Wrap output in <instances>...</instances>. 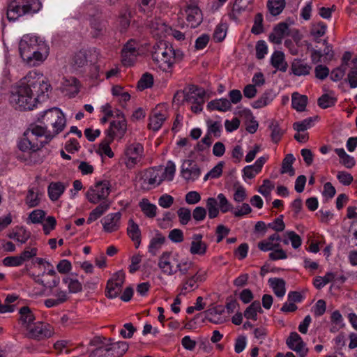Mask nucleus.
Listing matches in <instances>:
<instances>
[{"instance_id":"1","label":"nucleus","mask_w":357,"mask_h":357,"mask_svg":"<svg viewBox=\"0 0 357 357\" xmlns=\"http://www.w3.org/2000/svg\"><path fill=\"white\" fill-rule=\"evenodd\" d=\"M38 120L43 126H29L18 142L20 150L36 151L44 147L64 129L66 123L63 113L56 107L45 111Z\"/></svg>"},{"instance_id":"21","label":"nucleus","mask_w":357,"mask_h":357,"mask_svg":"<svg viewBox=\"0 0 357 357\" xmlns=\"http://www.w3.org/2000/svg\"><path fill=\"white\" fill-rule=\"evenodd\" d=\"M20 319L19 321L22 326L26 328L31 326L35 320V316L32 311L28 306H23L20 309Z\"/></svg>"},{"instance_id":"11","label":"nucleus","mask_w":357,"mask_h":357,"mask_svg":"<svg viewBox=\"0 0 357 357\" xmlns=\"http://www.w3.org/2000/svg\"><path fill=\"white\" fill-rule=\"evenodd\" d=\"M185 13L187 22L192 28H196L202 23L203 20L202 11L194 3L187 6Z\"/></svg>"},{"instance_id":"26","label":"nucleus","mask_w":357,"mask_h":357,"mask_svg":"<svg viewBox=\"0 0 357 357\" xmlns=\"http://www.w3.org/2000/svg\"><path fill=\"white\" fill-rule=\"evenodd\" d=\"M206 92L202 88H199L195 85H191L189 91L185 96V99L189 102H196L200 99H204Z\"/></svg>"},{"instance_id":"10","label":"nucleus","mask_w":357,"mask_h":357,"mask_svg":"<svg viewBox=\"0 0 357 357\" xmlns=\"http://www.w3.org/2000/svg\"><path fill=\"white\" fill-rule=\"evenodd\" d=\"M286 344L291 350L296 351L300 357H305L308 352L306 344L296 332H291L286 340Z\"/></svg>"},{"instance_id":"50","label":"nucleus","mask_w":357,"mask_h":357,"mask_svg":"<svg viewBox=\"0 0 357 357\" xmlns=\"http://www.w3.org/2000/svg\"><path fill=\"white\" fill-rule=\"evenodd\" d=\"M227 29V26L226 24L222 23L218 24L213 33V40L217 43L222 41L226 36Z\"/></svg>"},{"instance_id":"56","label":"nucleus","mask_w":357,"mask_h":357,"mask_svg":"<svg viewBox=\"0 0 357 357\" xmlns=\"http://www.w3.org/2000/svg\"><path fill=\"white\" fill-rule=\"evenodd\" d=\"M138 52H122V63L126 66H130L134 64L137 59Z\"/></svg>"},{"instance_id":"7","label":"nucleus","mask_w":357,"mask_h":357,"mask_svg":"<svg viewBox=\"0 0 357 357\" xmlns=\"http://www.w3.org/2000/svg\"><path fill=\"white\" fill-rule=\"evenodd\" d=\"M53 334V328L49 324L37 321L29 326L26 336L29 339L40 341L51 337Z\"/></svg>"},{"instance_id":"38","label":"nucleus","mask_w":357,"mask_h":357,"mask_svg":"<svg viewBox=\"0 0 357 357\" xmlns=\"http://www.w3.org/2000/svg\"><path fill=\"white\" fill-rule=\"evenodd\" d=\"M121 289L122 286L114 283L113 280H108L106 286L105 296L109 298H116L121 291Z\"/></svg>"},{"instance_id":"15","label":"nucleus","mask_w":357,"mask_h":357,"mask_svg":"<svg viewBox=\"0 0 357 357\" xmlns=\"http://www.w3.org/2000/svg\"><path fill=\"white\" fill-rule=\"evenodd\" d=\"M126 130L127 123L126 119L114 120L110 123L107 135H112L113 139L115 137L122 138Z\"/></svg>"},{"instance_id":"53","label":"nucleus","mask_w":357,"mask_h":357,"mask_svg":"<svg viewBox=\"0 0 357 357\" xmlns=\"http://www.w3.org/2000/svg\"><path fill=\"white\" fill-rule=\"evenodd\" d=\"M179 222L181 225H187L192 218V213L189 208L181 207L177 211Z\"/></svg>"},{"instance_id":"22","label":"nucleus","mask_w":357,"mask_h":357,"mask_svg":"<svg viewBox=\"0 0 357 357\" xmlns=\"http://www.w3.org/2000/svg\"><path fill=\"white\" fill-rule=\"evenodd\" d=\"M111 202L109 200L101 202V203L89 213L87 222L90 224L101 217L109 208Z\"/></svg>"},{"instance_id":"51","label":"nucleus","mask_w":357,"mask_h":357,"mask_svg":"<svg viewBox=\"0 0 357 357\" xmlns=\"http://www.w3.org/2000/svg\"><path fill=\"white\" fill-rule=\"evenodd\" d=\"M326 25L322 22L315 23L312 26L310 33L314 38H320L326 33Z\"/></svg>"},{"instance_id":"25","label":"nucleus","mask_w":357,"mask_h":357,"mask_svg":"<svg viewBox=\"0 0 357 357\" xmlns=\"http://www.w3.org/2000/svg\"><path fill=\"white\" fill-rule=\"evenodd\" d=\"M207 107L211 110L215 109L226 112L231 109V104L227 98H221L210 101L207 105Z\"/></svg>"},{"instance_id":"35","label":"nucleus","mask_w":357,"mask_h":357,"mask_svg":"<svg viewBox=\"0 0 357 357\" xmlns=\"http://www.w3.org/2000/svg\"><path fill=\"white\" fill-rule=\"evenodd\" d=\"M295 158L292 154L289 153L286 155L282 162L280 173L282 174L288 173L291 176H294L295 170L292 167Z\"/></svg>"},{"instance_id":"36","label":"nucleus","mask_w":357,"mask_h":357,"mask_svg":"<svg viewBox=\"0 0 357 357\" xmlns=\"http://www.w3.org/2000/svg\"><path fill=\"white\" fill-rule=\"evenodd\" d=\"M108 346L114 357H121L128 349V344L124 341L112 343Z\"/></svg>"},{"instance_id":"19","label":"nucleus","mask_w":357,"mask_h":357,"mask_svg":"<svg viewBox=\"0 0 357 357\" xmlns=\"http://www.w3.org/2000/svg\"><path fill=\"white\" fill-rule=\"evenodd\" d=\"M311 66L301 59H294L291 64V73L296 75H307L310 74Z\"/></svg>"},{"instance_id":"32","label":"nucleus","mask_w":357,"mask_h":357,"mask_svg":"<svg viewBox=\"0 0 357 357\" xmlns=\"http://www.w3.org/2000/svg\"><path fill=\"white\" fill-rule=\"evenodd\" d=\"M165 119L166 115L165 114L155 112L149 117V128L153 131H157L161 128Z\"/></svg>"},{"instance_id":"27","label":"nucleus","mask_w":357,"mask_h":357,"mask_svg":"<svg viewBox=\"0 0 357 357\" xmlns=\"http://www.w3.org/2000/svg\"><path fill=\"white\" fill-rule=\"evenodd\" d=\"M307 104V97L305 95H301L297 92L293 93L291 96L292 107L298 112H303L306 109Z\"/></svg>"},{"instance_id":"5","label":"nucleus","mask_w":357,"mask_h":357,"mask_svg":"<svg viewBox=\"0 0 357 357\" xmlns=\"http://www.w3.org/2000/svg\"><path fill=\"white\" fill-rule=\"evenodd\" d=\"M41 7L39 0L15 1L8 7L7 17L10 21H14L24 15L37 13Z\"/></svg>"},{"instance_id":"34","label":"nucleus","mask_w":357,"mask_h":357,"mask_svg":"<svg viewBox=\"0 0 357 357\" xmlns=\"http://www.w3.org/2000/svg\"><path fill=\"white\" fill-rule=\"evenodd\" d=\"M139 206L146 217L153 218L156 216L158 209L157 206L155 204L150 203L147 199H143L139 202Z\"/></svg>"},{"instance_id":"40","label":"nucleus","mask_w":357,"mask_h":357,"mask_svg":"<svg viewBox=\"0 0 357 357\" xmlns=\"http://www.w3.org/2000/svg\"><path fill=\"white\" fill-rule=\"evenodd\" d=\"M113 140L112 135H107L99 144V152L101 154L107 155L110 158L114 157V153L109 146Z\"/></svg>"},{"instance_id":"46","label":"nucleus","mask_w":357,"mask_h":357,"mask_svg":"<svg viewBox=\"0 0 357 357\" xmlns=\"http://www.w3.org/2000/svg\"><path fill=\"white\" fill-rule=\"evenodd\" d=\"M89 357H114L108 345L101 346L90 352Z\"/></svg>"},{"instance_id":"3","label":"nucleus","mask_w":357,"mask_h":357,"mask_svg":"<svg viewBox=\"0 0 357 357\" xmlns=\"http://www.w3.org/2000/svg\"><path fill=\"white\" fill-rule=\"evenodd\" d=\"M36 71H30L23 77L17 87L12 91L9 96V102L16 108L21 110L33 109L35 107L37 98L35 96L33 89H36L37 83L34 80Z\"/></svg>"},{"instance_id":"64","label":"nucleus","mask_w":357,"mask_h":357,"mask_svg":"<svg viewBox=\"0 0 357 357\" xmlns=\"http://www.w3.org/2000/svg\"><path fill=\"white\" fill-rule=\"evenodd\" d=\"M337 178L344 185H350L354 180L352 175L344 171L338 172Z\"/></svg>"},{"instance_id":"63","label":"nucleus","mask_w":357,"mask_h":357,"mask_svg":"<svg viewBox=\"0 0 357 357\" xmlns=\"http://www.w3.org/2000/svg\"><path fill=\"white\" fill-rule=\"evenodd\" d=\"M268 48L264 40H259L256 44V57L262 59L267 54Z\"/></svg>"},{"instance_id":"9","label":"nucleus","mask_w":357,"mask_h":357,"mask_svg":"<svg viewBox=\"0 0 357 357\" xmlns=\"http://www.w3.org/2000/svg\"><path fill=\"white\" fill-rule=\"evenodd\" d=\"M176 257L171 252H164L160 256L158 265L164 274L173 275L177 272V269L174 268V265L176 266L178 261Z\"/></svg>"},{"instance_id":"57","label":"nucleus","mask_w":357,"mask_h":357,"mask_svg":"<svg viewBox=\"0 0 357 357\" xmlns=\"http://www.w3.org/2000/svg\"><path fill=\"white\" fill-rule=\"evenodd\" d=\"M251 32L258 35L263 32V15L261 13H257L255 16L254 25L252 27Z\"/></svg>"},{"instance_id":"13","label":"nucleus","mask_w":357,"mask_h":357,"mask_svg":"<svg viewBox=\"0 0 357 357\" xmlns=\"http://www.w3.org/2000/svg\"><path fill=\"white\" fill-rule=\"evenodd\" d=\"M121 213L120 212L109 213L102 220V226L105 231L112 233L117 231L120 227Z\"/></svg>"},{"instance_id":"29","label":"nucleus","mask_w":357,"mask_h":357,"mask_svg":"<svg viewBox=\"0 0 357 357\" xmlns=\"http://www.w3.org/2000/svg\"><path fill=\"white\" fill-rule=\"evenodd\" d=\"M65 186L61 182L51 183L48 186V195L52 201H56L63 193Z\"/></svg>"},{"instance_id":"23","label":"nucleus","mask_w":357,"mask_h":357,"mask_svg":"<svg viewBox=\"0 0 357 357\" xmlns=\"http://www.w3.org/2000/svg\"><path fill=\"white\" fill-rule=\"evenodd\" d=\"M275 97V94L272 89H268L255 101L252 103V107L255 109L262 108L270 104Z\"/></svg>"},{"instance_id":"42","label":"nucleus","mask_w":357,"mask_h":357,"mask_svg":"<svg viewBox=\"0 0 357 357\" xmlns=\"http://www.w3.org/2000/svg\"><path fill=\"white\" fill-rule=\"evenodd\" d=\"M43 278H51V280H47V285L49 287V289H52L55 287H56L60 282L59 278L56 275V273L54 269V267L52 266V268L48 269V271L47 273L43 272L42 274Z\"/></svg>"},{"instance_id":"2","label":"nucleus","mask_w":357,"mask_h":357,"mask_svg":"<svg viewBox=\"0 0 357 357\" xmlns=\"http://www.w3.org/2000/svg\"><path fill=\"white\" fill-rule=\"evenodd\" d=\"M49 50L46 43L36 36L24 35L19 43L21 57L30 66H36L45 61Z\"/></svg>"},{"instance_id":"28","label":"nucleus","mask_w":357,"mask_h":357,"mask_svg":"<svg viewBox=\"0 0 357 357\" xmlns=\"http://www.w3.org/2000/svg\"><path fill=\"white\" fill-rule=\"evenodd\" d=\"M268 284L273 290L274 294L278 297H283L285 294V282L282 278H270Z\"/></svg>"},{"instance_id":"24","label":"nucleus","mask_w":357,"mask_h":357,"mask_svg":"<svg viewBox=\"0 0 357 357\" xmlns=\"http://www.w3.org/2000/svg\"><path fill=\"white\" fill-rule=\"evenodd\" d=\"M271 62L275 68L282 72H285L288 68V64L284 61V54L280 51H275L273 52Z\"/></svg>"},{"instance_id":"20","label":"nucleus","mask_w":357,"mask_h":357,"mask_svg":"<svg viewBox=\"0 0 357 357\" xmlns=\"http://www.w3.org/2000/svg\"><path fill=\"white\" fill-rule=\"evenodd\" d=\"M132 17V12L130 8L125 6L121 8L119 15V29L121 32H124L128 29Z\"/></svg>"},{"instance_id":"45","label":"nucleus","mask_w":357,"mask_h":357,"mask_svg":"<svg viewBox=\"0 0 357 357\" xmlns=\"http://www.w3.org/2000/svg\"><path fill=\"white\" fill-rule=\"evenodd\" d=\"M153 84V76L149 73H145L142 75L137 82V88L140 90H144L151 88Z\"/></svg>"},{"instance_id":"58","label":"nucleus","mask_w":357,"mask_h":357,"mask_svg":"<svg viewBox=\"0 0 357 357\" xmlns=\"http://www.w3.org/2000/svg\"><path fill=\"white\" fill-rule=\"evenodd\" d=\"M285 235L288 237L291 241V246L294 249H298L302 243V239L298 234L294 231H288L285 233Z\"/></svg>"},{"instance_id":"33","label":"nucleus","mask_w":357,"mask_h":357,"mask_svg":"<svg viewBox=\"0 0 357 357\" xmlns=\"http://www.w3.org/2000/svg\"><path fill=\"white\" fill-rule=\"evenodd\" d=\"M335 152L340 158V162L345 167L351 169L355 166L356 162L354 158L348 155L344 149L337 148L335 149Z\"/></svg>"},{"instance_id":"43","label":"nucleus","mask_w":357,"mask_h":357,"mask_svg":"<svg viewBox=\"0 0 357 357\" xmlns=\"http://www.w3.org/2000/svg\"><path fill=\"white\" fill-rule=\"evenodd\" d=\"M40 77H39V74L36 72V77H34V80H36L37 85L36 89H33V93L36 94L38 96L39 95H43L45 93L47 92L49 89L50 88V84L47 82L42 80H40Z\"/></svg>"},{"instance_id":"41","label":"nucleus","mask_w":357,"mask_h":357,"mask_svg":"<svg viewBox=\"0 0 357 357\" xmlns=\"http://www.w3.org/2000/svg\"><path fill=\"white\" fill-rule=\"evenodd\" d=\"M206 210L208 211V217L213 219L218 216L219 208L218 207V201L214 197H209L206 199Z\"/></svg>"},{"instance_id":"37","label":"nucleus","mask_w":357,"mask_h":357,"mask_svg":"<svg viewBox=\"0 0 357 357\" xmlns=\"http://www.w3.org/2000/svg\"><path fill=\"white\" fill-rule=\"evenodd\" d=\"M285 4V0H268L267 7L270 13L276 16L282 12Z\"/></svg>"},{"instance_id":"18","label":"nucleus","mask_w":357,"mask_h":357,"mask_svg":"<svg viewBox=\"0 0 357 357\" xmlns=\"http://www.w3.org/2000/svg\"><path fill=\"white\" fill-rule=\"evenodd\" d=\"M127 234L134 242L135 248H138L141 243V231L139 225L132 218L128 222Z\"/></svg>"},{"instance_id":"54","label":"nucleus","mask_w":357,"mask_h":357,"mask_svg":"<svg viewBox=\"0 0 357 357\" xmlns=\"http://www.w3.org/2000/svg\"><path fill=\"white\" fill-rule=\"evenodd\" d=\"M176 172V166L172 161H168L164 172L160 176L161 178L167 181H172Z\"/></svg>"},{"instance_id":"16","label":"nucleus","mask_w":357,"mask_h":357,"mask_svg":"<svg viewBox=\"0 0 357 357\" xmlns=\"http://www.w3.org/2000/svg\"><path fill=\"white\" fill-rule=\"evenodd\" d=\"M289 35V25L286 22L279 23L269 35V40L275 44H280L286 36Z\"/></svg>"},{"instance_id":"30","label":"nucleus","mask_w":357,"mask_h":357,"mask_svg":"<svg viewBox=\"0 0 357 357\" xmlns=\"http://www.w3.org/2000/svg\"><path fill=\"white\" fill-rule=\"evenodd\" d=\"M165 241V238L160 233L156 234V235L151 239L149 245V252L152 256L156 255L158 251L161 248Z\"/></svg>"},{"instance_id":"6","label":"nucleus","mask_w":357,"mask_h":357,"mask_svg":"<svg viewBox=\"0 0 357 357\" xmlns=\"http://www.w3.org/2000/svg\"><path fill=\"white\" fill-rule=\"evenodd\" d=\"M110 193V185L107 181H101L90 187L86 193L88 201L92 204H98L100 201L107 200Z\"/></svg>"},{"instance_id":"17","label":"nucleus","mask_w":357,"mask_h":357,"mask_svg":"<svg viewBox=\"0 0 357 357\" xmlns=\"http://www.w3.org/2000/svg\"><path fill=\"white\" fill-rule=\"evenodd\" d=\"M203 236L201 234L192 235L190 252L192 255H204L207 250V245L202 241Z\"/></svg>"},{"instance_id":"48","label":"nucleus","mask_w":357,"mask_h":357,"mask_svg":"<svg viewBox=\"0 0 357 357\" xmlns=\"http://www.w3.org/2000/svg\"><path fill=\"white\" fill-rule=\"evenodd\" d=\"M336 98L333 96H330L329 94L325 93L323 94L317 100L318 105L323 108L326 109L330 107H332L335 105L336 102Z\"/></svg>"},{"instance_id":"60","label":"nucleus","mask_w":357,"mask_h":357,"mask_svg":"<svg viewBox=\"0 0 357 357\" xmlns=\"http://www.w3.org/2000/svg\"><path fill=\"white\" fill-rule=\"evenodd\" d=\"M45 213L43 210L37 209L33 211L29 215V219L33 224L41 223L44 219Z\"/></svg>"},{"instance_id":"55","label":"nucleus","mask_w":357,"mask_h":357,"mask_svg":"<svg viewBox=\"0 0 357 357\" xmlns=\"http://www.w3.org/2000/svg\"><path fill=\"white\" fill-rule=\"evenodd\" d=\"M268 128L271 130V137L272 139V141L275 143H278L282 135V132L281 129L279 128V126L277 122L272 121Z\"/></svg>"},{"instance_id":"61","label":"nucleus","mask_w":357,"mask_h":357,"mask_svg":"<svg viewBox=\"0 0 357 357\" xmlns=\"http://www.w3.org/2000/svg\"><path fill=\"white\" fill-rule=\"evenodd\" d=\"M74 64L78 67H82L87 63L86 53L84 50L77 52L73 57Z\"/></svg>"},{"instance_id":"8","label":"nucleus","mask_w":357,"mask_h":357,"mask_svg":"<svg viewBox=\"0 0 357 357\" xmlns=\"http://www.w3.org/2000/svg\"><path fill=\"white\" fill-rule=\"evenodd\" d=\"M125 165L127 168L132 169L141 164L144 158V147L138 142L127 145L125 151Z\"/></svg>"},{"instance_id":"39","label":"nucleus","mask_w":357,"mask_h":357,"mask_svg":"<svg viewBox=\"0 0 357 357\" xmlns=\"http://www.w3.org/2000/svg\"><path fill=\"white\" fill-rule=\"evenodd\" d=\"M318 119V116H314L312 117L307 118L301 121L295 122L293 124V128L297 132H303L308 128H310L313 123L317 121Z\"/></svg>"},{"instance_id":"14","label":"nucleus","mask_w":357,"mask_h":357,"mask_svg":"<svg viewBox=\"0 0 357 357\" xmlns=\"http://www.w3.org/2000/svg\"><path fill=\"white\" fill-rule=\"evenodd\" d=\"M143 181L142 185L144 188H149V185H160L163 178L159 175V170L155 168H151L146 170L141 178Z\"/></svg>"},{"instance_id":"52","label":"nucleus","mask_w":357,"mask_h":357,"mask_svg":"<svg viewBox=\"0 0 357 357\" xmlns=\"http://www.w3.org/2000/svg\"><path fill=\"white\" fill-rule=\"evenodd\" d=\"M217 199L219 201V208L222 213H225L228 211H233V206L224 194H219L217 197Z\"/></svg>"},{"instance_id":"31","label":"nucleus","mask_w":357,"mask_h":357,"mask_svg":"<svg viewBox=\"0 0 357 357\" xmlns=\"http://www.w3.org/2000/svg\"><path fill=\"white\" fill-rule=\"evenodd\" d=\"M257 312H263L261 303L259 301L252 302L245 310L244 316L248 319L256 321L257 319Z\"/></svg>"},{"instance_id":"62","label":"nucleus","mask_w":357,"mask_h":357,"mask_svg":"<svg viewBox=\"0 0 357 357\" xmlns=\"http://www.w3.org/2000/svg\"><path fill=\"white\" fill-rule=\"evenodd\" d=\"M314 73L317 79L324 80L328 76L330 70L327 66L319 64L315 67Z\"/></svg>"},{"instance_id":"12","label":"nucleus","mask_w":357,"mask_h":357,"mask_svg":"<svg viewBox=\"0 0 357 357\" xmlns=\"http://www.w3.org/2000/svg\"><path fill=\"white\" fill-rule=\"evenodd\" d=\"M201 171L197 163L192 160H185L181 166V175L187 181H195L199 176Z\"/></svg>"},{"instance_id":"44","label":"nucleus","mask_w":357,"mask_h":357,"mask_svg":"<svg viewBox=\"0 0 357 357\" xmlns=\"http://www.w3.org/2000/svg\"><path fill=\"white\" fill-rule=\"evenodd\" d=\"M65 284H68V290L70 293H77L80 292L82 289V285L76 278L70 277H65L63 279Z\"/></svg>"},{"instance_id":"59","label":"nucleus","mask_w":357,"mask_h":357,"mask_svg":"<svg viewBox=\"0 0 357 357\" xmlns=\"http://www.w3.org/2000/svg\"><path fill=\"white\" fill-rule=\"evenodd\" d=\"M91 34L93 37L97 38L100 36L102 35L104 31V25L97 20H93L91 22Z\"/></svg>"},{"instance_id":"49","label":"nucleus","mask_w":357,"mask_h":357,"mask_svg":"<svg viewBox=\"0 0 357 357\" xmlns=\"http://www.w3.org/2000/svg\"><path fill=\"white\" fill-rule=\"evenodd\" d=\"M197 288V282L195 281V280L192 278V275L190 277H186L183 279V285L181 288V291H183V294L194 291Z\"/></svg>"},{"instance_id":"47","label":"nucleus","mask_w":357,"mask_h":357,"mask_svg":"<svg viewBox=\"0 0 357 357\" xmlns=\"http://www.w3.org/2000/svg\"><path fill=\"white\" fill-rule=\"evenodd\" d=\"M25 203L29 208L36 207L40 204L39 194L33 191V189H29L28 190Z\"/></svg>"},{"instance_id":"4","label":"nucleus","mask_w":357,"mask_h":357,"mask_svg":"<svg viewBox=\"0 0 357 357\" xmlns=\"http://www.w3.org/2000/svg\"><path fill=\"white\" fill-rule=\"evenodd\" d=\"M153 49V60L165 71L169 70L174 62L181 60L183 57V53L180 50H175L172 45H167L164 41L157 43Z\"/></svg>"}]
</instances>
